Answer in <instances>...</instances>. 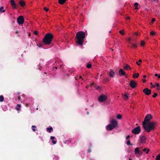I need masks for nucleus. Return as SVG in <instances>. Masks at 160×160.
Here are the masks:
<instances>
[{
	"mask_svg": "<svg viewBox=\"0 0 160 160\" xmlns=\"http://www.w3.org/2000/svg\"><path fill=\"white\" fill-rule=\"evenodd\" d=\"M146 81V80L145 79H144L143 80V82H145Z\"/></svg>",
	"mask_w": 160,
	"mask_h": 160,
	"instance_id": "53",
	"label": "nucleus"
},
{
	"mask_svg": "<svg viewBox=\"0 0 160 160\" xmlns=\"http://www.w3.org/2000/svg\"><path fill=\"white\" fill-rule=\"evenodd\" d=\"M110 122L111 124L114 127L116 128L118 126V122L115 119H113L111 120Z\"/></svg>",
	"mask_w": 160,
	"mask_h": 160,
	"instance_id": "9",
	"label": "nucleus"
},
{
	"mask_svg": "<svg viewBox=\"0 0 160 160\" xmlns=\"http://www.w3.org/2000/svg\"><path fill=\"white\" fill-rule=\"evenodd\" d=\"M119 74L120 75H125V72L124 70L122 69H120L118 72Z\"/></svg>",
	"mask_w": 160,
	"mask_h": 160,
	"instance_id": "17",
	"label": "nucleus"
},
{
	"mask_svg": "<svg viewBox=\"0 0 160 160\" xmlns=\"http://www.w3.org/2000/svg\"><path fill=\"white\" fill-rule=\"evenodd\" d=\"M134 6L137 7L138 5V3L137 2H136L134 4Z\"/></svg>",
	"mask_w": 160,
	"mask_h": 160,
	"instance_id": "48",
	"label": "nucleus"
},
{
	"mask_svg": "<svg viewBox=\"0 0 160 160\" xmlns=\"http://www.w3.org/2000/svg\"><path fill=\"white\" fill-rule=\"evenodd\" d=\"M150 34L151 35L154 36L155 35L156 32L153 31H152L150 32Z\"/></svg>",
	"mask_w": 160,
	"mask_h": 160,
	"instance_id": "33",
	"label": "nucleus"
},
{
	"mask_svg": "<svg viewBox=\"0 0 160 160\" xmlns=\"http://www.w3.org/2000/svg\"><path fill=\"white\" fill-rule=\"evenodd\" d=\"M130 141H128L127 142V144L128 145H130Z\"/></svg>",
	"mask_w": 160,
	"mask_h": 160,
	"instance_id": "45",
	"label": "nucleus"
},
{
	"mask_svg": "<svg viewBox=\"0 0 160 160\" xmlns=\"http://www.w3.org/2000/svg\"><path fill=\"white\" fill-rule=\"evenodd\" d=\"M18 99L19 100H20V101H21V98H20V96H18Z\"/></svg>",
	"mask_w": 160,
	"mask_h": 160,
	"instance_id": "49",
	"label": "nucleus"
},
{
	"mask_svg": "<svg viewBox=\"0 0 160 160\" xmlns=\"http://www.w3.org/2000/svg\"><path fill=\"white\" fill-rule=\"evenodd\" d=\"M34 34L35 35H37L38 34V32L37 31H34Z\"/></svg>",
	"mask_w": 160,
	"mask_h": 160,
	"instance_id": "44",
	"label": "nucleus"
},
{
	"mask_svg": "<svg viewBox=\"0 0 160 160\" xmlns=\"http://www.w3.org/2000/svg\"><path fill=\"white\" fill-rule=\"evenodd\" d=\"M120 33L122 35H124L125 34V33L124 32L123 30H121L119 31Z\"/></svg>",
	"mask_w": 160,
	"mask_h": 160,
	"instance_id": "34",
	"label": "nucleus"
},
{
	"mask_svg": "<svg viewBox=\"0 0 160 160\" xmlns=\"http://www.w3.org/2000/svg\"><path fill=\"white\" fill-rule=\"evenodd\" d=\"M131 40V38L130 37H129L128 38L127 40L129 43H130V41Z\"/></svg>",
	"mask_w": 160,
	"mask_h": 160,
	"instance_id": "42",
	"label": "nucleus"
},
{
	"mask_svg": "<svg viewBox=\"0 0 160 160\" xmlns=\"http://www.w3.org/2000/svg\"><path fill=\"white\" fill-rule=\"evenodd\" d=\"M143 91L147 95H149L151 93V90L148 88H145L144 89Z\"/></svg>",
	"mask_w": 160,
	"mask_h": 160,
	"instance_id": "10",
	"label": "nucleus"
},
{
	"mask_svg": "<svg viewBox=\"0 0 160 160\" xmlns=\"http://www.w3.org/2000/svg\"><path fill=\"white\" fill-rule=\"evenodd\" d=\"M22 96H24V95H22Z\"/></svg>",
	"mask_w": 160,
	"mask_h": 160,
	"instance_id": "64",
	"label": "nucleus"
},
{
	"mask_svg": "<svg viewBox=\"0 0 160 160\" xmlns=\"http://www.w3.org/2000/svg\"><path fill=\"white\" fill-rule=\"evenodd\" d=\"M88 85H87L86 86V88H88Z\"/></svg>",
	"mask_w": 160,
	"mask_h": 160,
	"instance_id": "61",
	"label": "nucleus"
},
{
	"mask_svg": "<svg viewBox=\"0 0 160 160\" xmlns=\"http://www.w3.org/2000/svg\"><path fill=\"white\" fill-rule=\"evenodd\" d=\"M134 153L136 155L140 153V151L138 148L137 147L135 148Z\"/></svg>",
	"mask_w": 160,
	"mask_h": 160,
	"instance_id": "18",
	"label": "nucleus"
},
{
	"mask_svg": "<svg viewBox=\"0 0 160 160\" xmlns=\"http://www.w3.org/2000/svg\"><path fill=\"white\" fill-rule=\"evenodd\" d=\"M143 126L146 131L149 132L152 131H154L156 127V123L154 122L143 123Z\"/></svg>",
	"mask_w": 160,
	"mask_h": 160,
	"instance_id": "2",
	"label": "nucleus"
},
{
	"mask_svg": "<svg viewBox=\"0 0 160 160\" xmlns=\"http://www.w3.org/2000/svg\"><path fill=\"white\" fill-rule=\"evenodd\" d=\"M114 128V127L111 124H108L106 127L107 130L108 131H111Z\"/></svg>",
	"mask_w": 160,
	"mask_h": 160,
	"instance_id": "11",
	"label": "nucleus"
},
{
	"mask_svg": "<svg viewBox=\"0 0 160 160\" xmlns=\"http://www.w3.org/2000/svg\"><path fill=\"white\" fill-rule=\"evenodd\" d=\"M19 3L21 6L23 7L25 5V2L24 1H21L19 2Z\"/></svg>",
	"mask_w": 160,
	"mask_h": 160,
	"instance_id": "22",
	"label": "nucleus"
},
{
	"mask_svg": "<svg viewBox=\"0 0 160 160\" xmlns=\"http://www.w3.org/2000/svg\"><path fill=\"white\" fill-rule=\"evenodd\" d=\"M77 140L78 139L76 138H72L69 139L68 141L69 142L72 143H74L76 142Z\"/></svg>",
	"mask_w": 160,
	"mask_h": 160,
	"instance_id": "12",
	"label": "nucleus"
},
{
	"mask_svg": "<svg viewBox=\"0 0 160 160\" xmlns=\"http://www.w3.org/2000/svg\"><path fill=\"white\" fill-rule=\"evenodd\" d=\"M126 20H129L130 19V18L129 16H127L126 18Z\"/></svg>",
	"mask_w": 160,
	"mask_h": 160,
	"instance_id": "46",
	"label": "nucleus"
},
{
	"mask_svg": "<svg viewBox=\"0 0 160 160\" xmlns=\"http://www.w3.org/2000/svg\"><path fill=\"white\" fill-rule=\"evenodd\" d=\"M24 18L22 16H19L17 18V22L19 24H21L23 23Z\"/></svg>",
	"mask_w": 160,
	"mask_h": 160,
	"instance_id": "7",
	"label": "nucleus"
},
{
	"mask_svg": "<svg viewBox=\"0 0 160 160\" xmlns=\"http://www.w3.org/2000/svg\"><path fill=\"white\" fill-rule=\"evenodd\" d=\"M50 139L52 140V142L53 144H55L56 143L57 141L54 137L51 136Z\"/></svg>",
	"mask_w": 160,
	"mask_h": 160,
	"instance_id": "16",
	"label": "nucleus"
},
{
	"mask_svg": "<svg viewBox=\"0 0 160 160\" xmlns=\"http://www.w3.org/2000/svg\"><path fill=\"white\" fill-rule=\"evenodd\" d=\"M156 160H160V155H157L156 157Z\"/></svg>",
	"mask_w": 160,
	"mask_h": 160,
	"instance_id": "35",
	"label": "nucleus"
},
{
	"mask_svg": "<svg viewBox=\"0 0 160 160\" xmlns=\"http://www.w3.org/2000/svg\"><path fill=\"white\" fill-rule=\"evenodd\" d=\"M28 104H26V106L27 107H28Z\"/></svg>",
	"mask_w": 160,
	"mask_h": 160,
	"instance_id": "55",
	"label": "nucleus"
},
{
	"mask_svg": "<svg viewBox=\"0 0 160 160\" xmlns=\"http://www.w3.org/2000/svg\"><path fill=\"white\" fill-rule=\"evenodd\" d=\"M135 34H136L137 35H138V33H137V32H136V33H135Z\"/></svg>",
	"mask_w": 160,
	"mask_h": 160,
	"instance_id": "60",
	"label": "nucleus"
},
{
	"mask_svg": "<svg viewBox=\"0 0 160 160\" xmlns=\"http://www.w3.org/2000/svg\"><path fill=\"white\" fill-rule=\"evenodd\" d=\"M92 65L89 63H88L87 64V67L88 68H90L91 67Z\"/></svg>",
	"mask_w": 160,
	"mask_h": 160,
	"instance_id": "32",
	"label": "nucleus"
},
{
	"mask_svg": "<svg viewBox=\"0 0 160 160\" xmlns=\"http://www.w3.org/2000/svg\"><path fill=\"white\" fill-rule=\"evenodd\" d=\"M152 118V117L150 114H148L145 117L143 123L151 122L150 121Z\"/></svg>",
	"mask_w": 160,
	"mask_h": 160,
	"instance_id": "6",
	"label": "nucleus"
},
{
	"mask_svg": "<svg viewBox=\"0 0 160 160\" xmlns=\"http://www.w3.org/2000/svg\"><path fill=\"white\" fill-rule=\"evenodd\" d=\"M143 78H146V75H144L143 76Z\"/></svg>",
	"mask_w": 160,
	"mask_h": 160,
	"instance_id": "54",
	"label": "nucleus"
},
{
	"mask_svg": "<svg viewBox=\"0 0 160 160\" xmlns=\"http://www.w3.org/2000/svg\"><path fill=\"white\" fill-rule=\"evenodd\" d=\"M38 108H36V109H37V110H38Z\"/></svg>",
	"mask_w": 160,
	"mask_h": 160,
	"instance_id": "63",
	"label": "nucleus"
},
{
	"mask_svg": "<svg viewBox=\"0 0 160 160\" xmlns=\"http://www.w3.org/2000/svg\"><path fill=\"white\" fill-rule=\"evenodd\" d=\"M66 1V0H58V2L60 4H63Z\"/></svg>",
	"mask_w": 160,
	"mask_h": 160,
	"instance_id": "25",
	"label": "nucleus"
},
{
	"mask_svg": "<svg viewBox=\"0 0 160 160\" xmlns=\"http://www.w3.org/2000/svg\"><path fill=\"white\" fill-rule=\"evenodd\" d=\"M122 116L120 114H118L117 116V118L119 119H121L122 118Z\"/></svg>",
	"mask_w": 160,
	"mask_h": 160,
	"instance_id": "28",
	"label": "nucleus"
},
{
	"mask_svg": "<svg viewBox=\"0 0 160 160\" xmlns=\"http://www.w3.org/2000/svg\"><path fill=\"white\" fill-rule=\"evenodd\" d=\"M47 132H48L49 133H50L52 131L53 129L52 127H50L49 128H47Z\"/></svg>",
	"mask_w": 160,
	"mask_h": 160,
	"instance_id": "21",
	"label": "nucleus"
},
{
	"mask_svg": "<svg viewBox=\"0 0 160 160\" xmlns=\"http://www.w3.org/2000/svg\"><path fill=\"white\" fill-rule=\"evenodd\" d=\"M152 87L153 88H155V85H153L152 86Z\"/></svg>",
	"mask_w": 160,
	"mask_h": 160,
	"instance_id": "58",
	"label": "nucleus"
},
{
	"mask_svg": "<svg viewBox=\"0 0 160 160\" xmlns=\"http://www.w3.org/2000/svg\"><path fill=\"white\" fill-rule=\"evenodd\" d=\"M4 97L2 95L0 96V102H2L4 101Z\"/></svg>",
	"mask_w": 160,
	"mask_h": 160,
	"instance_id": "27",
	"label": "nucleus"
},
{
	"mask_svg": "<svg viewBox=\"0 0 160 160\" xmlns=\"http://www.w3.org/2000/svg\"><path fill=\"white\" fill-rule=\"evenodd\" d=\"M107 99L106 96L104 95H100L98 98V100L99 102H102L106 101Z\"/></svg>",
	"mask_w": 160,
	"mask_h": 160,
	"instance_id": "4",
	"label": "nucleus"
},
{
	"mask_svg": "<svg viewBox=\"0 0 160 160\" xmlns=\"http://www.w3.org/2000/svg\"><path fill=\"white\" fill-rule=\"evenodd\" d=\"M142 60L141 59H139L138 61L136 62L137 64L138 65H140L141 64V63L142 62Z\"/></svg>",
	"mask_w": 160,
	"mask_h": 160,
	"instance_id": "31",
	"label": "nucleus"
},
{
	"mask_svg": "<svg viewBox=\"0 0 160 160\" xmlns=\"http://www.w3.org/2000/svg\"><path fill=\"white\" fill-rule=\"evenodd\" d=\"M15 32V33H16V34H17V33H19V32L18 31H16Z\"/></svg>",
	"mask_w": 160,
	"mask_h": 160,
	"instance_id": "52",
	"label": "nucleus"
},
{
	"mask_svg": "<svg viewBox=\"0 0 160 160\" xmlns=\"http://www.w3.org/2000/svg\"><path fill=\"white\" fill-rule=\"evenodd\" d=\"M132 47L133 48H136L137 47V45L135 44H132Z\"/></svg>",
	"mask_w": 160,
	"mask_h": 160,
	"instance_id": "39",
	"label": "nucleus"
},
{
	"mask_svg": "<svg viewBox=\"0 0 160 160\" xmlns=\"http://www.w3.org/2000/svg\"><path fill=\"white\" fill-rule=\"evenodd\" d=\"M155 2H157L158 0H153Z\"/></svg>",
	"mask_w": 160,
	"mask_h": 160,
	"instance_id": "57",
	"label": "nucleus"
},
{
	"mask_svg": "<svg viewBox=\"0 0 160 160\" xmlns=\"http://www.w3.org/2000/svg\"><path fill=\"white\" fill-rule=\"evenodd\" d=\"M139 76V74L135 73L133 75V78H138Z\"/></svg>",
	"mask_w": 160,
	"mask_h": 160,
	"instance_id": "24",
	"label": "nucleus"
},
{
	"mask_svg": "<svg viewBox=\"0 0 160 160\" xmlns=\"http://www.w3.org/2000/svg\"><path fill=\"white\" fill-rule=\"evenodd\" d=\"M146 138L144 136H142L140 137V140L142 143H144L145 142Z\"/></svg>",
	"mask_w": 160,
	"mask_h": 160,
	"instance_id": "15",
	"label": "nucleus"
},
{
	"mask_svg": "<svg viewBox=\"0 0 160 160\" xmlns=\"http://www.w3.org/2000/svg\"><path fill=\"white\" fill-rule=\"evenodd\" d=\"M85 37V33L82 31H79L77 32L75 37L76 43L77 44L82 45L84 42Z\"/></svg>",
	"mask_w": 160,
	"mask_h": 160,
	"instance_id": "1",
	"label": "nucleus"
},
{
	"mask_svg": "<svg viewBox=\"0 0 160 160\" xmlns=\"http://www.w3.org/2000/svg\"><path fill=\"white\" fill-rule=\"evenodd\" d=\"M143 151L145 152H146V153L148 154V153L149 151H150V149L148 148H144L143 149Z\"/></svg>",
	"mask_w": 160,
	"mask_h": 160,
	"instance_id": "23",
	"label": "nucleus"
},
{
	"mask_svg": "<svg viewBox=\"0 0 160 160\" xmlns=\"http://www.w3.org/2000/svg\"><path fill=\"white\" fill-rule=\"evenodd\" d=\"M21 106L20 104H18L15 108V109L17 111H19L21 109Z\"/></svg>",
	"mask_w": 160,
	"mask_h": 160,
	"instance_id": "20",
	"label": "nucleus"
},
{
	"mask_svg": "<svg viewBox=\"0 0 160 160\" xmlns=\"http://www.w3.org/2000/svg\"><path fill=\"white\" fill-rule=\"evenodd\" d=\"M158 95V94L157 93H155L153 95H152V97L154 98H155Z\"/></svg>",
	"mask_w": 160,
	"mask_h": 160,
	"instance_id": "40",
	"label": "nucleus"
},
{
	"mask_svg": "<svg viewBox=\"0 0 160 160\" xmlns=\"http://www.w3.org/2000/svg\"><path fill=\"white\" fill-rule=\"evenodd\" d=\"M10 3L12 6H13V5L15 4V1L14 0H11Z\"/></svg>",
	"mask_w": 160,
	"mask_h": 160,
	"instance_id": "29",
	"label": "nucleus"
},
{
	"mask_svg": "<svg viewBox=\"0 0 160 160\" xmlns=\"http://www.w3.org/2000/svg\"><path fill=\"white\" fill-rule=\"evenodd\" d=\"M155 19L154 18H153L152 19V21L150 23L151 24H152L153 23V22H155Z\"/></svg>",
	"mask_w": 160,
	"mask_h": 160,
	"instance_id": "37",
	"label": "nucleus"
},
{
	"mask_svg": "<svg viewBox=\"0 0 160 160\" xmlns=\"http://www.w3.org/2000/svg\"><path fill=\"white\" fill-rule=\"evenodd\" d=\"M12 7L13 8L15 9L16 8V4H15V5H13V6H12Z\"/></svg>",
	"mask_w": 160,
	"mask_h": 160,
	"instance_id": "47",
	"label": "nucleus"
},
{
	"mask_svg": "<svg viewBox=\"0 0 160 160\" xmlns=\"http://www.w3.org/2000/svg\"><path fill=\"white\" fill-rule=\"evenodd\" d=\"M123 68L127 70H130L131 69L130 67L127 64H125L123 66Z\"/></svg>",
	"mask_w": 160,
	"mask_h": 160,
	"instance_id": "14",
	"label": "nucleus"
},
{
	"mask_svg": "<svg viewBox=\"0 0 160 160\" xmlns=\"http://www.w3.org/2000/svg\"><path fill=\"white\" fill-rule=\"evenodd\" d=\"M32 130L33 131L35 132L36 131V129L34 128H36V127L35 126L33 125L32 126Z\"/></svg>",
	"mask_w": 160,
	"mask_h": 160,
	"instance_id": "36",
	"label": "nucleus"
},
{
	"mask_svg": "<svg viewBox=\"0 0 160 160\" xmlns=\"http://www.w3.org/2000/svg\"><path fill=\"white\" fill-rule=\"evenodd\" d=\"M44 9L45 10L46 12H47L48 10V9L46 7H44Z\"/></svg>",
	"mask_w": 160,
	"mask_h": 160,
	"instance_id": "43",
	"label": "nucleus"
},
{
	"mask_svg": "<svg viewBox=\"0 0 160 160\" xmlns=\"http://www.w3.org/2000/svg\"><path fill=\"white\" fill-rule=\"evenodd\" d=\"M130 97V96L127 95V94L125 93L123 96V98L125 100H126L128 99V98Z\"/></svg>",
	"mask_w": 160,
	"mask_h": 160,
	"instance_id": "19",
	"label": "nucleus"
},
{
	"mask_svg": "<svg viewBox=\"0 0 160 160\" xmlns=\"http://www.w3.org/2000/svg\"><path fill=\"white\" fill-rule=\"evenodd\" d=\"M145 44V42L144 41H142L141 43V45L142 46H143Z\"/></svg>",
	"mask_w": 160,
	"mask_h": 160,
	"instance_id": "38",
	"label": "nucleus"
},
{
	"mask_svg": "<svg viewBox=\"0 0 160 160\" xmlns=\"http://www.w3.org/2000/svg\"><path fill=\"white\" fill-rule=\"evenodd\" d=\"M155 76L156 77H158V78H160V75H158V74H155Z\"/></svg>",
	"mask_w": 160,
	"mask_h": 160,
	"instance_id": "41",
	"label": "nucleus"
},
{
	"mask_svg": "<svg viewBox=\"0 0 160 160\" xmlns=\"http://www.w3.org/2000/svg\"><path fill=\"white\" fill-rule=\"evenodd\" d=\"M19 94H20V93L18 92L17 93V95H19Z\"/></svg>",
	"mask_w": 160,
	"mask_h": 160,
	"instance_id": "62",
	"label": "nucleus"
},
{
	"mask_svg": "<svg viewBox=\"0 0 160 160\" xmlns=\"http://www.w3.org/2000/svg\"><path fill=\"white\" fill-rule=\"evenodd\" d=\"M130 137V135H128L126 137V139H128V138H129Z\"/></svg>",
	"mask_w": 160,
	"mask_h": 160,
	"instance_id": "51",
	"label": "nucleus"
},
{
	"mask_svg": "<svg viewBox=\"0 0 160 160\" xmlns=\"http://www.w3.org/2000/svg\"><path fill=\"white\" fill-rule=\"evenodd\" d=\"M156 86L158 87L157 88V89L159 90L160 89V85H159V83H156Z\"/></svg>",
	"mask_w": 160,
	"mask_h": 160,
	"instance_id": "30",
	"label": "nucleus"
},
{
	"mask_svg": "<svg viewBox=\"0 0 160 160\" xmlns=\"http://www.w3.org/2000/svg\"><path fill=\"white\" fill-rule=\"evenodd\" d=\"M115 73L114 72L112 69H111L109 72L108 73V75L111 78H113L115 75Z\"/></svg>",
	"mask_w": 160,
	"mask_h": 160,
	"instance_id": "13",
	"label": "nucleus"
},
{
	"mask_svg": "<svg viewBox=\"0 0 160 160\" xmlns=\"http://www.w3.org/2000/svg\"><path fill=\"white\" fill-rule=\"evenodd\" d=\"M79 78H81L82 79V77L81 76H79Z\"/></svg>",
	"mask_w": 160,
	"mask_h": 160,
	"instance_id": "56",
	"label": "nucleus"
},
{
	"mask_svg": "<svg viewBox=\"0 0 160 160\" xmlns=\"http://www.w3.org/2000/svg\"><path fill=\"white\" fill-rule=\"evenodd\" d=\"M94 84V83H91L90 85V86L91 87H92V86H93Z\"/></svg>",
	"mask_w": 160,
	"mask_h": 160,
	"instance_id": "50",
	"label": "nucleus"
},
{
	"mask_svg": "<svg viewBox=\"0 0 160 160\" xmlns=\"http://www.w3.org/2000/svg\"><path fill=\"white\" fill-rule=\"evenodd\" d=\"M135 9H138V8L137 7H136L135 8Z\"/></svg>",
	"mask_w": 160,
	"mask_h": 160,
	"instance_id": "59",
	"label": "nucleus"
},
{
	"mask_svg": "<svg viewBox=\"0 0 160 160\" xmlns=\"http://www.w3.org/2000/svg\"><path fill=\"white\" fill-rule=\"evenodd\" d=\"M53 38V35L52 34L49 33H47L43 40V43L46 45L50 44Z\"/></svg>",
	"mask_w": 160,
	"mask_h": 160,
	"instance_id": "3",
	"label": "nucleus"
},
{
	"mask_svg": "<svg viewBox=\"0 0 160 160\" xmlns=\"http://www.w3.org/2000/svg\"><path fill=\"white\" fill-rule=\"evenodd\" d=\"M137 83L133 80H131L130 83V86L132 88H135L137 86Z\"/></svg>",
	"mask_w": 160,
	"mask_h": 160,
	"instance_id": "8",
	"label": "nucleus"
},
{
	"mask_svg": "<svg viewBox=\"0 0 160 160\" xmlns=\"http://www.w3.org/2000/svg\"><path fill=\"white\" fill-rule=\"evenodd\" d=\"M141 128L140 127L138 126L134 128L132 130V133L135 134H137L141 132Z\"/></svg>",
	"mask_w": 160,
	"mask_h": 160,
	"instance_id": "5",
	"label": "nucleus"
},
{
	"mask_svg": "<svg viewBox=\"0 0 160 160\" xmlns=\"http://www.w3.org/2000/svg\"><path fill=\"white\" fill-rule=\"evenodd\" d=\"M3 7H0V12H5V10L3 9Z\"/></svg>",
	"mask_w": 160,
	"mask_h": 160,
	"instance_id": "26",
	"label": "nucleus"
}]
</instances>
